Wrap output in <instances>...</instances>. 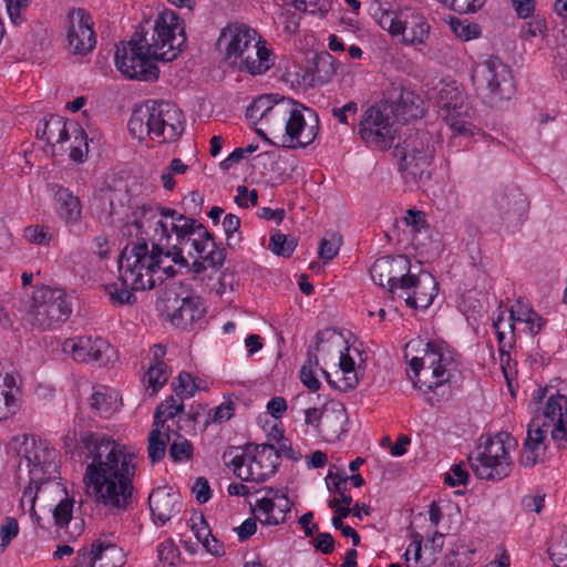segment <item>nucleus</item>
I'll return each mask as SVG.
<instances>
[{
	"label": "nucleus",
	"instance_id": "nucleus-1",
	"mask_svg": "<svg viewBox=\"0 0 567 567\" xmlns=\"http://www.w3.org/2000/svg\"><path fill=\"white\" fill-rule=\"evenodd\" d=\"M168 234L167 246H153L148 249L146 239L128 243L121 252V271L125 284L137 289H153L164 277H173L175 270L165 265L164 258H171L175 265L188 267L184 257L187 250L193 256L196 251L212 267H220L226 259V249L218 247L214 236L194 218L181 219Z\"/></svg>",
	"mask_w": 567,
	"mask_h": 567
},
{
	"label": "nucleus",
	"instance_id": "nucleus-2",
	"mask_svg": "<svg viewBox=\"0 0 567 567\" xmlns=\"http://www.w3.org/2000/svg\"><path fill=\"white\" fill-rule=\"evenodd\" d=\"M63 444L66 452L78 449L86 464L83 480L87 495L111 512L125 511L133 498L134 455L97 432H82L78 441L75 431H70Z\"/></svg>",
	"mask_w": 567,
	"mask_h": 567
},
{
	"label": "nucleus",
	"instance_id": "nucleus-3",
	"mask_svg": "<svg viewBox=\"0 0 567 567\" xmlns=\"http://www.w3.org/2000/svg\"><path fill=\"white\" fill-rule=\"evenodd\" d=\"M184 22L173 10H165L155 20L151 40L136 31L127 42L116 45L115 65L127 79L155 81L159 70L155 61L175 60L186 45Z\"/></svg>",
	"mask_w": 567,
	"mask_h": 567
},
{
	"label": "nucleus",
	"instance_id": "nucleus-4",
	"mask_svg": "<svg viewBox=\"0 0 567 567\" xmlns=\"http://www.w3.org/2000/svg\"><path fill=\"white\" fill-rule=\"evenodd\" d=\"M128 131L140 141L148 136L158 143L174 142L184 132V115L171 102H147L133 111Z\"/></svg>",
	"mask_w": 567,
	"mask_h": 567
},
{
	"label": "nucleus",
	"instance_id": "nucleus-5",
	"mask_svg": "<svg viewBox=\"0 0 567 567\" xmlns=\"http://www.w3.org/2000/svg\"><path fill=\"white\" fill-rule=\"evenodd\" d=\"M218 45L231 65L252 75L262 74L271 66L270 51L256 40V31L245 24H229L224 28Z\"/></svg>",
	"mask_w": 567,
	"mask_h": 567
},
{
	"label": "nucleus",
	"instance_id": "nucleus-6",
	"mask_svg": "<svg viewBox=\"0 0 567 567\" xmlns=\"http://www.w3.org/2000/svg\"><path fill=\"white\" fill-rule=\"evenodd\" d=\"M225 465L231 466L241 481L265 482L278 468L279 452L270 444L229 446L223 454Z\"/></svg>",
	"mask_w": 567,
	"mask_h": 567
},
{
	"label": "nucleus",
	"instance_id": "nucleus-7",
	"mask_svg": "<svg viewBox=\"0 0 567 567\" xmlns=\"http://www.w3.org/2000/svg\"><path fill=\"white\" fill-rule=\"evenodd\" d=\"M394 155L400 158L402 175L406 183L417 184L430 179L434 144L429 132L408 128L403 142L394 147Z\"/></svg>",
	"mask_w": 567,
	"mask_h": 567
},
{
	"label": "nucleus",
	"instance_id": "nucleus-8",
	"mask_svg": "<svg viewBox=\"0 0 567 567\" xmlns=\"http://www.w3.org/2000/svg\"><path fill=\"white\" fill-rule=\"evenodd\" d=\"M453 364L452 358L443 352L441 347L434 342H427L422 355L410 360L412 374L409 372V378L414 388L422 393H435L450 381Z\"/></svg>",
	"mask_w": 567,
	"mask_h": 567
},
{
	"label": "nucleus",
	"instance_id": "nucleus-9",
	"mask_svg": "<svg viewBox=\"0 0 567 567\" xmlns=\"http://www.w3.org/2000/svg\"><path fill=\"white\" fill-rule=\"evenodd\" d=\"M71 312L64 290L42 286L29 299L23 319L32 327L45 330L66 321Z\"/></svg>",
	"mask_w": 567,
	"mask_h": 567
},
{
	"label": "nucleus",
	"instance_id": "nucleus-10",
	"mask_svg": "<svg viewBox=\"0 0 567 567\" xmlns=\"http://www.w3.org/2000/svg\"><path fill=\"white\" fill-rule=\"evenodd\" d=\"M472 81L477 93L491 105L509 100L515 93L512 70L497 56L477 63L472 71Z\"/></svg>",
	"mask_w": 567,
	"mask_h": 567
},
{
	"label": "nucleus",
	"instance_id": "nucleus-11",
	"mask_svg": "<svg viewBox=\"0 0 567 567\" xmlns=\"http://www.w3.org/2000/svg\"><path fill=\"white\" fill-rule=\"evenodd\" d=\"M23 460L30 473L29 487L23 491L21 497V506L23 508L28 505L32 512L38 494L47 489L66 493L65 488L59 482H55L58 465L54 461L53 452L42 446H33L31 451L25 449Z\"/></svg>",
	"mask_w": 567,
	"mask_h": 567
},
{
	"label": "nucleus",
	"instance_id": "nucleus-12",
	"mask_svg": "<svg viewBox=\"0 0 567 567\" xmlns=\"http://www.w3.org/2000/svg\"><path fill=\"white\" fill-rule=\"evenodd\" d=\"M134 226L144 235L136 241L146 239L151 241L152 247L167 246L168 234L181 225V219H189V217L179 214L177 210L168 207H159L153 205H143L134 213Z\"/></svg>",
	"mask_w": 567,
	"mask_h": 567
},
{
	"label": "nucleus",
	"instance_id": "nucleus-13",
	"mask_svg": "<svg viewBox=\"0 0 567 567\" xmlns=\"http://www.w3.org/2000/svg\"><path fill=\"white\" fill-rule=\"evenodd\" d=\"M396 132L398 123L393 118V111L383 102L368 107L359 123L362 141L380 148L390 147Z\"/></svg>",
	"mask_w": 567,
	"mask_h": 567
},
{
	"label": "nucleus",
	"instance_id": "nucleus-14",
	"mask_svg": "<svg viewBox=\"0 0 567 567\" xmlns=\"http://www.w3.org/2000/svg\"><path fill=\"white\" fill-rule=\"evenodd\" d=\"M163 311L169 321L182 329L192 327L204 318L205 308L199 297L184 293L183 287L172 286L163 297Z\"/></svg>",
	"mask_w": 567,
	"mask_h": 567
},
{
	"label": "nucleus",
	"instance_id": "nucleus-15",
	"mask_svg": "<svg viewBox=\"0 0 567 567\" xmlns=\"http://www.w3.org/2000/svg\"><path fill=\"white\" fill-rule=\"evenodd\" d=\"M471 468L482 480H502L511 472V457L501 436L489 439L484 451L468 456Z\"/></svg>",
	"mask_w": 567,
	"mask_h": 567
},
{
	"label": "nucleus",
	"instance_id": "nucleus-16",
	"mask_svg": "<svg viewBox=\"0 0 567 567\" xmlns=\"http://www.w3.org/2000/svg\"><path fill=\"white\" fill-rule=\"evenodd\" d=\"M439 104L444 112V118L451 128L465 135L471 132L467 118L472 115V107L466 102V96L454 85L445 84L439 91Z\"/></svg>",
	"mask_w": 567,
	"mask_h": 567
},
{
	"label": "nucleus",
	"instance_id": "nucleus-17",
	"mask_svg": "<svg viewBox=\"0 0 567 567\" xmlns=\"http://www.w3.org/2000/svg\"><path fill=\"white\" fill-rule=\"evenodd\" d=\"M63 351L81 363H96L106 365L114 353L111 344L101 337H76L66 339Z\"/></svg>",
	"mask_w": 567,
	"mask_h": 567
},
{
	"label": "nucleus",
	"instance_id": "nucleus-18",
	"mask_svg": "<svg viewBox=\"0 0 567 567\" xmlns=\"http://www.w3.org/2000/svg\"><path fill=\"white\" fill-rule=\"evenodd\" d=\"M68 48L74 54H87L96 43L91 16L82 8L68 13Z\"/></svg>",
	"mask_w": 567,
	"mask_h": 567
},
{
	"label": "nucleus",
	"instance_id": "nucleus-19",
	"mask_svg": "<svg viewBox=\"0 0 567 567\" xmlns=\"http://www.w3.org/2000/svg\"><path fill=\"white\" fill-rule=\"evenodd\" d=\"M410 261L405 256H384L377 259L370 269L372 280L381 287L388 286L391 293L402 289V281L408 278Z\"/></svg>",
	"mask_w": 567,
	"mask_h": 567
},
{
	"label": "nucleus",
	"instance_id": "nucleus-20",
	"mask_svg": "<svg viewBox=\"0 0 567 567\" xmlns=\"http://www.w3.org/2000/svg\"><path fill=\"white\" fill-rule=\"evenodd\" d=\"M437 287L439 282L430 272L411 275L402 281L405 302L413 309L429 308L437 293Z\"/></svg>",
	"mask_w": 567,
	"mask_h": 567
},
{
	"label": "nucleus",
	"instance_id": "nucleus-21",
	"mask_svg": "<svg viewBox=\"0 0 567 567\" xmlns=\"http://www.w3.org/2000/svg\"><path fill=\"white\" fill-rule=\"evenodd\" d=\"M540 424L550 429V436L558 447L567 443V396H550L544 409V421Z\"/></svg>",
	"mask_w": 567,
	"mask_h": 567
},
{
	"label": "nucleus",
	"instance_id": "nucleus-22",
	"mask_svg": "<svg viewBox=\"0 0 567 567\" xmlns=\"http://www.w3.org/2000/svg\"><path fill=\"white\" fill-rule=\"evenodd\" d=\"M318 130V124L306 126L303 114L293 102V109L290 110L286 124L285 137L287 138H285L284 147L297 148L308 146L316 140Z\"/></svg>",
	"mask_w": 567,
	"mask_h": 567
},
{
	"label": "nucleus",
	"instance_id": "nucleus-23",
	"mask_svg": "<svg viewBox=\"0 0 567 567\" xmlns=\"http://www.w3.org/2000/svg\"><path fill=\"white\" fill-rule=\"evenodd\" d=\"M550 429L540 424L538 419L532 420L528 424L527 436L524 442L520 463L526 467H532L542 461L547 449L545 440Z\"/></svg>",
	"mask_w": 567,
	"mask_h": 567
},
{
	"label": "nucleus",
	"instance_id": "nucleus-24",
	"mask_svg": "<svg viewBox=\"0 0 567 567\" xmlns=\"http://www.w3.org/2000/svg\"><path fill=\"white\" fill-rule=\"evenodd\" d=\"M292 109L293 101L285 97L276 100L275 109L269 111L267 116L260 122L264 128L271 136L270 144L277 147L285 146L286 124L290 114V110Z\"/></svg>",
	"mask_w": 567,
	"mask_h": 567
},
{
	"label": "nucleus",
	"instance_id": "nucleus-25",
	"mask_svg": "<svg viewBox=\"0 0 567 567\" xmlns=\"http://www.w3.org/2000/svg\"><path fill=\"white\" fill-rule=\"evenodd\" d=\"M393 111V118L396 123L409 122L424 115L425 107L423 99L409 89L401 87L399 94L392 101H385Z\"/></svg>",
	"mask_w": 567,
	"mask_h": 567
},
{
	"label": "nucleus",
	"instance_id": "nucleus-26",
	"mask_svg": "<svg viewBox=\"0 0 567 567\" xmlns=\"http://www.w3.org/2000/svg\"><path fill=\"white\" fill-rule=\"evenodd\" d=\"M148 504L153 519L161 524H165L179 512L178 496L172 488L158 487L154 489L148 496Z\"/></svg>",
	"mask_w": 567,
	"mask_h": 567
},
{
	"label": "nucleus",
	"instance_id": "nucleus-27",
	"mask_svg": "<svg viewBox=\"0 0 567 567\" xmlns=\"http://www.w3.org/2000/svg\"><path fill=\"white\" fill-rule=\"evenodd\" d=\"M347 419L344 405L340 402H332L324 405L323 419L318 431L327 442H334L344 432Z\"/></svg>",
	"mask_w": 567,
	"mask_h": 567
},
{
	"label": "nucleus",
	"instance_id": "nucleus-28",
	"mask_svg": "<svg viewBox=\"0 0 567 567\" xmlns=\"http://www.w3.org/2000/svg\"><path fill=\"white\" fill-rule=\"evenodd\" d=\"M124 193L110 186L103 187L95 196L97 200V218L105 224H112L118 208L123 207Z\"/></svg>",
	"mask_w": 567,
	"mask_h": 567
},
{
	"label": "nucleus",
	"instance_id": "nucleus-29",
	"mask_svg": "<svg viewBox=\"0 0 567 567\" xmlns=\"http://www.w3.org/2000/svg\"><path fill=\"white\" fill-rule=\"evenodd\" d=\"M339 370L337 374L341 373L342 375L338 378V380L331 379L329 372L324 369H321L327 382L334 389L340 391H349L357 386L359 383V379L354 371V361L349 354V349L346 348V352H340L339 359Z\"/></svg>",
	"mask_w": 567,
	"mask_h": 567
},
{
	"label": "nucleus",
	"instance_id": "nucleus-30",
	"mask_svg": "<svg viewBox=\"0 0 567 567\" xmlns=\"http://www.w3.org/2000/svg\"><path fill=\"white\" fill-rule=\"evenodd\" d=\"M90 550L97 567H122L126 561L123 549L109 540H94Z\"/></svg>",
	"mask_w": 567,
	"mask_h": 567
},
{
	"label": "nucleus",
	"instance_id": "nucleus-31",
	"mask_svg": "<svg viewBox=\"0 0 567 567\" xmlns=\"http://www.w3.org/2000/svg\"><path fill=\"white\" fill-rule=\"evenodd\" d=\"M59 204V216L68 225L78 224L82 218V205L80 198L75 196L69 188L59 187L55 193Z\"/></svg>",
	"mask_w": 567,
	"mask_h": 567
},
{
	"label": "nucleus",
	"instance_id": "nucleus-32",
	"mask_svg": "<svg viewBox=\"0 0 567 567\" xmlns=\"http://www.w3.org/2000/svg\"><path fill=\"white\" fill-rule=\"evenodd\" d=\"M266 496L259 499L254 511L258 512L257 518L262 525L276 526L286 522L285 516L278 517L274 515L276 508V501L280 499V494H285L282 491L266 487Z\"/></svg>",
	"mask_w": 567,
	"mask_h": 567
},
{
	"label": "nucleus",
	"instance_id": "nucleus-33",
	"mask_svg": "<svg viewBox=\"0 0 567 567\" xmlns=\"http://www.w3.org/2000/svg\"><path fill=\"white\" fill-rule=\"evenodd\" d=\"M495 205L501 214H516L525 208L526 199L518 188L509 187L495 194Z\"/></svg>",
	"mask_w": 567,
	"mask_h": 567
},
{
	"label": "nucleus",
	"instance_id": "nucleus-34",
	"mask_svg": "<svg viewBox=\"0 0 567 567\" xmlns=\"http://www.w3.org/2000/svg\"><path fill=\"white\" fill-rule=\"evenodd\" d=\"M323 334L324 333L322 331L317 332V347L315 349V352L312 350L308 351V359L303 363L299 372L300 381L311 392L318 391L321 385L320 381L316 377L315 370L319 365V360L316 352L319 351V344L323 341Z\"/></svg>",
	"mask_w": 567,
	"mask_h": 567
},
{
	"label": "nucleus",
	"instance_id": "nucleus-35",
	"mask_svg": "<svg viewBox=\"0 0 567 567\" xmlns=\"http://www.w3.org/2000/svg\"><path fill=\"white\" fill-rule=\"evenodd\" d=\"M313 84H326L337 73V60L328 52L317 54L312 60L311 68Z\"/></svg>",
	"mask_w": 567,
	"mask_h": 567
},
{
	"label": "nucleus",
	"instance_id": "nucleus-36",
	"mask_svg": "<svg viewBox=\"0 0 567 567\" xmlns=\"http://www.w3.org/2000/svg\"><path fill=\"white\" fill-rule=\"evenodd\" d=\"M90 406L96 414L106 417L117 410L118 404L113 391L99 385L93 388V393L90 398Z\"/></svg>",
	"mask_w": 567,
	"mask_h": 567
},
{
	"label": "nucleus",
	"instance_id": "nucleus-37",
	"mask_svg": "<svg viewBox=\"0 0 567 567\" xmlns=\"http://www.w3.org/2000/svg\"><path fill=\"white\" fill-rule=\"evenodd\" d=\"M184 411L183 400L171 395L163 402H161L154 413L153 424L165 429V423L173 420L176 415Z\"/></svg>",
	"mask_w": 567,
	"mask_h": 567
},
{
	"label": "nucleus",
	"instance_id": "nucleus-38",
	"mask_svg": "<svg viewBox=\"0 0 567 567\" xmlns=\"http://www.w3.org/2000/svg\"><path fill=\"white\" fill-rule=\"evenodd\" d=\"M20 392L17 385L0 388V421L12 417L20 410Z\"/></svg>",
	"mask_w": 567,
	"mask_h": 567
},
{
	"label": "nucleus",
	"instance_id": "nucleus-39",
	"mask_svg": "<svg viewBox=\"0 0 567 567\" xmlns=\"http://www.w3.org/2000/svg\"><path fill=\"white\" fill-rule=\"evenodd\" d=\"M171 442L169 433L164 432L163 427L153 424L148 435V457L152 463L159 462L166 452V445Z\"/></svg>",
	"mask_w": 567,
	"mask_h": 567
},
{
	"label": "nucleus",
	"instance_id": "nucleus-40",
	"mask_svg": "<svg viewBox=\"0 0 567 567\" xmlns=\"http://www.w3.org/2000/svg\"><path fill=\"white\" fill-rule=\"evenodd\" d=\"M430 25L423 17H412L406 21V31L404 33L403 42L408 44H422L429 38Z\"/></svg>",
	"mask_w": 567,
	"mask_h": 567
},
{
	"label": "nucleus",
	"instance_id": "nucleus-41",
	"mask_svg": "<svg viewBox=\"0 0 567 567\" xmlns=\"http://www.w3.org/2000/svg\"><path fill=\"white\" fill-rule=\"evenodd\" d=\"M118 271L122 287H118L117 284L109 285L106 290L110 299L114 305H133L136 301V297L132 291H137L138 289L124 282L121 271V257L118 258Z\"/></svg>",
	"mask_w": 567,
	"mask_h": 567
},
{
	"label": "nucleus",
	"instance_id": "nucleus-42",
	"mask_svg": "<svg viewBox=\"0 0 567 567\" xmlns=\"http://www.w3.org/2000/svg\"><path fill=\"white\" fill-rule=\"evenodd\" d=\"M327 478L332 481V488L329 487V489L332 491L333 493L340 495L339 498L330 499L328 502V505L329 506H337L339 504L351 505L352 497H351V495L346 494V489H347L346 484L349 481V476L344 472L333 473L330 471Z\"/></svg>",
	"mask_w": 567,
	"mask_h": 567
},
{
	"label": "nucleus",
	"instance_id": "nucleus-43",
	"mask_svg": "<svg viewBox=\"0 0 567 567\" xmlns=\"http://www.w3.org/2000/svg\"><path fill=\"white\" fill-rule=\"evenodd\" d=\"M297 247V239L281 233H275L270 237L269 249L277 256L290 257Z\"/></svg>",
	"mask_w": 567,
	"mask_h": 567
},
{
	"label": "nucleus",
	"instance_id": "nucleus-44",
	"mask_svg": "<svg viewBox=\"0 0 567 567\" xmlns=\"http://www.w3.org/2000/svg\"><path fill=\"white\" fill-rule=\"evenodd\" d=\"M276 106V101L272 100L270 95H262L254 100V102L248 106L246 116L250 121H259L261 122L269 111H272Z\"/></svg>",
	"mask_w": 567,
	"mask_h": 567
},
{
	"label": "nucleus",
	"instance_id": "nucleus-45",
	"mask_svg": "<svg viewBox=\"0 0 567 567\" xmlns=\"http://www.w3.org/2000/svg\"><path fill=\"white\" fill-rule=\"evenodd\" d=\"M168 378L167 365L163 361H155L154 364L150 365L144 379L148 386L153 389V393H156L167 382Z\"/></svg>",
	"mask_w": 567,
	"mask_h": 567
},
{
	"label": "nucleus",
	"instance_id": "nucleus-46",
	"mask_svg": "<svg viewBox=\"0 0 567 567\" xmlns=\"http://www.w3.org/2000/svg\"><path fill=\"white\" fill-rule=\"evenodd\" d=\"M69 140L66 123L58 116L48 120V144L54 145Z\"/></svg>",
	"mask_w": 567,
	"mask_h": 567
},
{
	"label": "nucleus",
	"instance_id": "nucleus-47",
	"mask_svg": "<svg viewBox=\"0 0 567 567\" xmlns=\"http://www.w3.org/2000/svg\"><path fill=\"white\" fill-rule=\"evenodd\" d=\"M199 386L196 384L195 379L188 372H181L177 378V383L173 382L174 395L182 399L190 398L197 391Z\"/></svg>",
	"mask_w": 567,
	"mask_h": 567
},
{
	"label": "nucleus",
	"instance_id": "nucleus-48",
	"mask_svg": "<svg viewBox=\"0 0 567 567\" xmlns=\"http://www.w3.org/2000/svg\"><path fill=\"white\" fill-rule=\"evenodd\" d=\"M450 27L455 35L464 41L478 38L481 34L480 25L477 23H470L466 20L453 18L451 19Z\"/></svg>",
	"mask_w": 567,
	"mask_h": 567
},
{
	"label": "nucleus",
	"instance_id": "nucleus-49",
	"mask_svg": "<svg viewBox=\"0 0 567 567\" xmlns=\"http://www.w3.org/2000/svg\"><path fill=\"white\" fill-rule=\"evenodd\" d=\"M293 6L297 10L310 13V14H319L320 17H326V14L331 10L332 1L331 0H293Z\"/></svg>",
	"mask_w": 567,
	"mask_h": 567
},
{
	"label": "nucleus",
	"instance_id": "nucleus-50",
	"mask_svg": "<svg viewBox=\"0 0 567 567\" xmlns=\"http://www.w3.org/2000/svg\"><path fill=\"white\" fill-rule=\"evenodd\" d=\"M74 501L68 496L60 499L53 509L55 525L60 528L68 527L73 513Z\"/></svg>",
	"mask_w": 567,
	"mask_h": 567
},
{
	"label": "nucleus",
	"instance_id": "nucleus-51",
	"mask_svg": "<svg viewBox=\"0 0 567 567\" xmlns=\"http://www.w3.org/2000/svg\"><path fill=\"white\" fill-rule=\"evenodd\" d=\"M341 243L342 238L337 234H332L330 239L323 238L318 250L319 258L324 264L331 261L338 255Z\"/></svg>",
	"mask_w": 567,
	"mask_h": 567
},
{
	"label": "nucleus",
	"instance_id": "nucleus-52",
	"mask_svg": "<svg viewBox=\"0 0 567 567\" xmlns=\"http://www.w3.org/2000/svg\"><path fill=\"white\" fill-rule=\"evenodd\" d=\"M188 169V166L183 163L181 158H173L169 165L163 171L161 175V181L163 183V187L167 190H173L175 186V181L173 178L174 174H185Z\"/></svg>",
	"mask_w": 567,
	"mask_h": 567
},
{
	"label": "nucleus",
	"instance_id": "nucleus-53",
	"mask_svg": "<svg viewBox=\"0 0 567 567\" xmlns=\"http://www.w3.org/2000/svg\"><path fill=\"white\" fill-rule=\"evenodd\" d=\"M414 546V560L411 563L410 560V549H408L404 554L406 566L408 567H429L435 563L436 557L433 554H427L425 556L422 555V539H415L412 544Z\"/></svg>",
	"mask_w": 567,
	"mask_h": 567
},
{
	"label": "nucleus",
	"instance_id": "nucleus-54",
	"mask_svg": "<svg viewBox=\"0 0 567 567\" xmlns=\"http://www.w3.org/2000/svg\"><path fill=\"white\" fill-rule=\"evenodd\" d=\"M179 441H174L169 446V456L174 462L187 461L193 455L190 442L182 436Z\"/></svg>",
	"mask_w": 567,
	"mask_h": 567
},
{
	"label": "nucleus",
	"instance_id": "nucleus-55",
	"mask_svg": "<svg viewBox=\"0 0 567 567\" xmlns=\"http://www.w3.org/2000/svg\"><path fill=\"white\" fill-rule=\"evenodd\" d=\"M468 472L466 471L463 462L454 464L451 470L445 474L444 482L450 486L466 485L468 481Z\"/></svg>",
	"mask_w": 567,
	"mask_h": 567
},
{
	"label": "nucleus",
	"instance_id": "nucleus-56",
	"mask_svg": "<svg viewBox=\"0 0 567 567\" xmlns=\"http://www.w3.org/2000/svg\"><path fill=\"white\" fill-rule=\"evenodd\" d=\"M49 228L40 225L29 226L24 229V238L37 245H48L51 240Z\"/></svg>",
	"mask_w": 567,
	"mask_h": 567
},
{
	"label": "nucleus",
	"instance_id": "nucleus-57",
	"mask_svg": "<svg viewBox=\"0 0 567 567\" xmlns=\"http://www.w3.org/2000/svg\"><path fill=\"white\" fill-rule=\"evenodd\" d=\"M73 133L75 134V140H79V138L81 140L84 148H82L80 144L72 146L71 152H70V157L74 162L82 163L87 154V151H89L87 136H86L84 130L78 124H74Z\"/></svg>",
	"mask_w": 567,
	"mask_h": 567
},
{
	"label": "nucleus",
	"instance_id": "nucleus-58",
	"mask_svg": "<svg viewBox=\"0 0 567 567\" xmlns=\"http://www.w3.org/2000/svg\"><path fill=\"white\" fill-rule=\"evenodd\" d=\"M19 524L13 517L7 516L0 528L1 547L6 548L10 542L18 535Z\"/></svg>",
	"mask_w": 567,
	"mask_h": 567
},
{
	"label": "nucleus",
	"instance_id": "nucleus-59",
	"mask_svg": "<svg viewBox=\"0 0 567 567\" xmlns=\"http://www.w3.org/2000/svg\"><path fill=\"white\" fill-rule=\"evenodd\" d=\"M486 0H452L450 9L458 13H470L480 10Z\"/></svg>",
	"mask_w": 567,
	"mask_h": 567
},
{
	"label": "nucleus",
	"instance_id": "nucleus-60",
	"mask_svg": "<svg viewBox=\"0 0 567 567\" xmlns=\"http://www.w3.org/2000/svg\"><path fill=\"white\" fill-rule=\"evenodd\" d=\"M258 150L257 144H250L246 147L234 150L229 156L221 163V166L228 169L231 165L239 163L247 154H251Z\"/></svg>",
	"mask_w": 567,
	"mask_h": 567
},
{
	"label": "nucleus",
	"instance_id": "nucleus-61",
	"mask_svg": "<svg viewBox=\"0 0 567 567\" xmlns=\"http://www.w3.org/2000/svg\"><path fill=\"white\" fill-rule=\"evenodd\" d=\"M193 493L199 504L207 503L212 497L210 486L205 477H198L193 486Z\"/></svg>",
	"mask_w": 567,
	"mask_h": 567
},
{
	"label": "nucleus",
	"instance_id": "nucleus-62",
	"mask_svg": "<svg viewBox=\"0 0 567 567\" xmlns=\"http://www.w3.org/2000/svg\"><path fill=\"white\" fill-rule=\"evenodd\" d=\"M516 319L528 326L532 336H536L542 329V318L532 309L524 310V317H516Z\"/></svg>",
	"mask_w": 567,
	"mask_h": 567
},
{
	"label": "nucleus",
	"instance_id": "nucleus-63",
	"mask_svg": "<svg viewBox=\"0 0 567 567\" xmlns=\"http://www.w3.org/2000/svg\"><path fill=\"white\" fill-rule=\"evenodd\" d=\"M403 220L408 227H411L413 234L420 233L425 227L424 214L420 210H408Z\"/></svg>",
	"mask_w": 567,
	"mask_h": 567
},
{
	"label": "nucleus",
	"instance_id": "nucleus-64",
	"mask_svg": "<svg viewBox=\"0 0 567 567\" xmlns=\"http://www.w3.org/2000/svg\"><path fill=\"white\" fill-rule=\"evenodd\" d=\"M312 545L323 554H331L334 549V539L330 533H318L312 539Z\"/></svg>",
	"mask_w": 567,
	"mask_h": 567
}]
</instances>
